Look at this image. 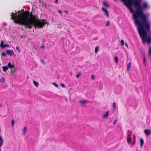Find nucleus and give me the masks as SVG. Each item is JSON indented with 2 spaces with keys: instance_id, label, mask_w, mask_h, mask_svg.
<instances>
[{
  "instance_id": "nucleus-11",
  "label": "nucleus",
  "mask_w": 151,
  "mask_h": 151,
  "mask_svg": "<svg viewBox=\"0 0 151 151\" xmlns=\"http://www.w3.org/2000/svg\"><path fill=\"white\" fill-rule=\"evenodd\" d=\"M8 68H14V66L13 65H12L11 64L10 62H9L8 65Z\"/></svg>"
},
{
  "instance_id": "nucleus-29",
  "label": "nucleus",
  "mask_w": 151,
  "mask_h": 151,
  "mask_svg": "<svg viewBox=\"0 0 151 151\" xmlns=\"http://www.w3.org/2000/svg\"><path fill=\"white\" fill-rule=\"evenodd\" d=\"M15 71V69L14 68H13L12 69V70H11V72L12 73H14Z\"/></svg>"
},
{
  "instance_id": "nucleus-34",
  "label": "nucleus",
  "mask_w": 151,
  "mask_h": 151,
  "mask_svg": "<svg viewBox=\"0 0 151 151\" xmlns=\"http://www.w3.org/2000/svg\"><path fill=\"white\" fill-rule=\"evenodd\" d=\"M16 49L19 52H20V51L18 47H16Z\"/></svg>"
},
{
  "instance_id": "nucleus-27",
  "label": "nucleus",
  "mask_w": 151,
  "mask_h": 151,
  "mask_svg": "<svg viewBox=\"0 0 151 151\" xmlns=\"http://www.w3.org/2000/svg\"><path fill=\"white\" fill-rule=\"evenodd\" d=\"M110 25V22L109 21H108L106 23V26L107 27L109 26Z\"/></svg>"
},
{
  "instance_id": "nucleus-48",
  "label": "nucleus",
  "mask_w": 151,
  "mask_h": 151,
  "mask_svg": "<svg viewBox=\"0 0 151 151\" xmlns=\"http://www.w3.org/2000/svg\"><path fill=\"white\" fill-rule=\"evenodd\" d=\"M4 29H5V28L4 27Z\"/></svg>"
},
{
  "instance_id": "nucleus-20",
  "label": "nucleus",
  "mask_w": 151,
  "mask_h": 151,
  "mask_svg": "<svg viewBox=\"0 0 151 151\" xmlns=\"http://www.w3.org/2000/svg\"><path fill=\"white\" fill-rule=\"evenodd\" d=\"M5 81V78L4 77H2L0 80V83L4 82Z\"/></svg>"
},
{
  "instance_id": "nucleus-38",
  "label": "nucleus",
  "mask_w": 151,
  "mask_h": 151,
  "mask_svg": "<svg viewBox=\"0 0 151 151\" xmlns=\"http://www.w3.org/2000/svg\"><path fill=\"white\" fill-rule=\"evenodd\" d=\"M58 12L59 13H60V14H61V15H62V12H61V11H60V10H58Z\"/></svg>"
},
{
  "instance_id": "nucleus-37",
  "label": "nucleus",
  "mask_w": 151,
  "mask_h": 151,
  "mask_svg": "<svg viewBox=\"0 0 151 151\" xmlns=\"http://www.w3.org/2000/svg\"><path fill=\"white\" fill-rule=\"evenodd\" d=\"M2 55L3 56H6V54L4 53H2Z\"/></svg>"
},
{
  "instance_id": "nucleus-26",
  "label": "nucleus",
  "mask_w": 151,
  "mask_h": 151,
  "mask_svg": "<svg viewBox=\"0 0 151 151\" xmlns=\"http://www.w3.org/2000/svg\"><path fill=\"white\" fill-rule=\"evenodd\" d=\"M81 75V72H79L78 73V74L76 75V76L77 78H78Z\"/></svg>"
},
{
  "instance_id": "nucleus-21",
  "label": "nucleus",
  "mask_w": 151,
  "mask_h": 151,
  "mask_svg": "<svg viewBox=\"0 0 151 151\" xmlns=\"http://www.w3.org/2000/svg\"><path fill=\"white\" fill-rule=\"evenodd\" d=\"M114 60L115 61V62L117 63H118V58L117 57H115L114 58Z\"/></svg>"
},
{
  "instance_id": "nucleus-2",
  "label": "nucleus",
  "mask_w": 151,
  "mask_h": 151,
  "mask_svg": "<svg viewBox=\"0 0 151 151\" xmlns=\"http://www.w3.org/2000/svg\"><path fill=\"white\" fill-rule=\"evenodd\" d=\"M11 19L14 20L16 23L23 25L26 28L31 29L33 26L39 28H42L46 23L45 19L39 20L29 12H26L20 13L18 12V15L16 13L15 14L12 13Z\"/></svg>"
},
{
  "instance_id": "nucleus-25",
  "label": "nucleus",
  "mask_w": 151,
  "mask_h": 151,
  "mask_svg": "<svg viewBox=\"0 0 151 151\" xmlns=\"http://www.w3.org/2000/svg\"><path fill=\"white\" fill-rule=\"evenodd\" d=\"M149 56L151 55V47H150L149 48Z\"/></svg>"
},
{
  "instance_id": "nucleus-3",
  "label": "nucleus",
  "mask_w": 151,
  "mask_h": 151,
  "mask_svg": "<svg viewBox=\"0 0 151 151\" xmlns=\"http://www.w3.org/2000/svg\"><path fill=\"white\" fill-rule=\"evenodd\" d=\"M79 102L81 106H84L88 103V101L85 99H83L79 101Z\"/></svg>"
},
{
  "instance_id": "nucleus-6",
  "label": "nucleus",
  "mask_w": 151,
  "mask_h": 151,
  "mask_svg": "<svg viewBox=\"0 0 151 151\" xmlns=\"http://www.w3.org/2000/svg\"><path fill=\"white\" fill-rule=\"evenodd\" d=\"M144 133L147 136H148L150 135L151 133V130L149 129H145L144 131Z\"/></svg>"
},
{
  "instance_id": "nucleus-23",
  "label": "nucleus",
  "mask_w": 151,
  "mask_h": 151,
  "mask_svg": "<svg viewBox=\"0 0 151 151\" xmlns=\"http://www.w3.org/2000/svg\"><path fill=\"white\" fill-rule=\"evenodd\" d=\"M103 4L105 6L107 7H108L109 6L108 4L106 2H104L103 3Z\"/></svg>"
},
{
  "instance_id": "nucleus-15",
  "label": "nucleus",
  "mask_w": 151,
  "mask_h": 151,
  "mask_svg": "<svg viewBox=\"0 0 151 151\" xmlns=\"http://www.w3.org/2000/svg\"><path fill=\"white\" fill-rule=\"evenodd\" d=\"M33 83L36 87H37L39 86V83L37 82L34 81H33Z\"/></svg>"
},
{
  "instance_id": "nucleus-22",
  "label": "nucleus",
  "mask_w": 151,
  "mask_h": 151,
  "mask_svg": "<svg viewBox=\"0 0 151 151\" xmlns=\"http://www.w3.org/2000/svg\"><path fill=\"white\" fill-rule=\"evenodd\" d=\"M113 107L114 109V111L115 110L116 108V104L115 103H113Z\"/></svg>"
},
{
  "instance_id": "nucleus-8",
  "label": "nucleus",
  "mask_w": 151,
  "mask_h": 151,
  "mask_svg": "<svg viewBox=\"0 0 151 151\" xmlns=\"http://www.w3.org/2000/svg\"><path fill=\"white\" fill-rule=\"evenodd\" d=\"M6 52L7 54L11 56H12L14 54L13 51L11 50H7L6 51Z\"/></svg>"
},
{
  "instance_id": "nucleus-18",
  "label": "nucleus",
  "mask_w": 151,
  "mask_h": 151,
  "mask_svg": "<svg viewBox=\"0 0 151 151\" xmlns=\"http://www.w3.org/2000/svg\"><path fill=\"white\" fill-rule=\"evenodd\" d=\"M131 63H130L127 65V70L128 71H129V69L130 68Z\"/></svg>"
},
{
  "instance_id": "nucleus-28",
  "label": "nucleus",
  "mask_w": 151,
  "mask_h": 151,
  "mask_svg": "<svg viewBox=\"0 0 151 151\" xmlns=\"http://www.w3.org/2000/svg\"><path fill=\"white\" fill-rule=\"evenodd\" d=\"M40 60L42 62V63L44 65L45 64V62L42 59H40Z\"/></svg>"
},
{
  "instance_id": "nucleus-43",
  "label": "nucleus",
  "mask_w": 151,
  "mask_h": 151,
  "mask_svg": "<svg viewBox=\"0 0 151 151\" xmlns=\"http://www.w3.org/2000/svg\"><path fill=\"white\" fill-rule=\"evenodd\" d=\"M41 48H44V47L43 45L41 46Z\"/></svg>"
},
{
  "instance_id": "nucleus-39",
  "label": "nucleus",
  "mask_w": 151,
  "mask_h": 151,
  "mask_svg": "<svg viewBox=\"0 0 151 151\" xmlns=\"http://www.w3.org/2000/svg\"><path fill=\"white\" fill-rule=\"evenodd\" d=\"M125 45L126 46L127 48H128V44L127 43H125Z\"/></svg>"
},
{
  "instance_id": "nucleus-47",
  "label": "nucleus",
  "mask_w": 151,
  "mask_h": 151,
  "mask_svg": "<svg viewBox=\"0 0 151 151\" xmlns=\"http://www.w3.org/2000/svg\"><path fill=\"white\" fill-rule=\"evenodd\" d=\"M136 151H139V150H136Z\"/></svg>"
},
{
  "instance_id": "nucleus-40",
  "label": "nucleus",
  "mask_w": 151,
  "mask_h": 151,
  "mask_svg": "<svg viewBox=\"0 0 151 151\" xmlns=\"http://www.w3.org/2000/svg\"><path fill=\"white\" fill-rule=\"evenodd\" d=\"M58 0H55V3L57 4L58 3Z\"/></svg>"
},
{
  "instance_id": "nucleus-45",
  "label": "nucleus",
  "mask_w": 151,
  "mask_h": 151,
  "mask_svg": "<svg viewBox=\"0 0 151 151\" xmlns=\"http://www.w3.org/2000/svg\"><path fill=\"white\" fill-rule=\"evenodd\" d=\"M133 136H134V139H135L136 137H135V135H133Z\"/></svg>"
},
{
  "instance_id": "nucleus-41",
  "label": "nucleus",
  "mask_w": 151,
  "mask_h": 151,
  "mask_svg": "<svg viewBox=\"0 0 151 151\" xmlns=\"http://www.w3.org/2000/svg\"><path fill=\"white\" fill-rule=\"evenodd\" d=\"M64 12H65V13H67V14H68V12L67 11H65Z\"/></svg>"
},
{
  "instance_id": "nucleus-42",
  "label": "nucleus",
  "mask_w": 151,
  "mask_h": 151,
  "mask_svg": "<svg viewBox=\"0 0 151 151\" xmlns=\"http://www.w3.org/2000/svg\"><path fill=\"white\" fill-rule=\"evenodd\" d=\"M4 25H6V24H5V23H4L3 24V26H4Z\"/></svg>"
},
{
  "instance_id": "nucleus-36",
  "label": "nucleus",
  "mask_w": 151,
  "mask_h": 151,
  "mask_svg": "<svg viewBox=\"0 0 151 151\" xmlns=\"http://www.w3.org/2000/svg\"><path fill=\"white\" fill-rule=\"evenodd\" d=\"M94 75H92L91 76V78L93 80H94Z\"/></svg>"
},
{
  "instance_id": "nucleus-7",
  "label": "nucleus",
  "mask_w": 151,
  "mask_h": 151,
  "mask_svg": "<svg viewBox=\"0 0 151 151\" xmlns=\"http://www.w3.org/2000/svg\"><path fill=\"white\" fill-rule=\"evenodd\" d=\"M132 140L131 135L130 134H128L127 137V141L128 144H129Z\"/></svg>"
},
{
  "instance_id": "nucleus-16",
  "label": "nucleus",
  "mask_w": 151,
  "mask_h": 151,
  "mask_svg": "<svg viewBox=\"0 0 151 151\" xmlns=\"http://www.w3.org/2000/svg\"><path fill=\"white\" fill-rule=\"evenodd\" d=\"M3 70L4 72H6L8 69V67L6 66H4L3 67Z\"/></svg>"
},
{
  "instance_id": "nucleus-31",
  "label": "nucleus",
  "mask_w": 151,
  "mask_h": 151,
  "mask_svg": "<svg viewBox=\"0 0 151 151\" xmlns=\"http://www.w3.org/2000/svg\"><path fill=\"white\" fill-rule=\"evenodd\" d=\"M135 142H136V140H134V143H133V144H132L131 145V146L132 147H133L134 145Z\"/></svg>"
},
{
  "instance_id": "nucleus-14",
  "label": "nucleus",
  "mask_w": 151,
  "mask_h": 151,
  "mask_svg": "<svg viewBox=\"0 0 151 151\" xmlns=\"http://www.w3.org/2000/svg\"><path fill=\"white\" fill-rule=\"evenodd\" d=\"M4 141L1 137L0 136V147H1L3 144Z\"/></svg>"
},
{
  "instance_id": "nucleus-24",
  "label": "nucleus",
  "mask_w": 151,
  "mask_h": 151,
  "mask_svg": "<svg viewBox=\"0 0 151 151\" xmlns=\"http://www.w3.org/2000/svg\"><path fill=\"white\" fill-rule=\"evenodd\" d=\"M124 44V40H121V45L122 46H123Z\"/></svg>"
},
{
  "instance_id": "nucleus-32",
  "label": "nucleus",
  "mask_w": 151,
  "mask_h": 151,
  "mask_svg": "<svg viewBox=\"0 0 151 151\" xmlns=\"http://www.w3.org/2000/svg\"><path fill=\"white\" fill-rule=\"evenodd\" d=\"M14 124V120H12V126H13Z\"/></svg>"
},
{
  "instance_id": "nucleus-4",
  "label": "nucleus",
  "mask_w": 151,
  "mask_h": 151,
  "mask_svg": "<svg viewBox=\"0 0 151 151\" xmlns=\"http://www.w3.org/2000/svg\"><path fill=\"white\" fill-rule=\"evenodd\" d=\"M102 10L104 12V14L107 17H109V12L107 10L103 7L102 8Z\"/></svg>"
},
{
  "instance_id": "nucleus-17",
  "label": "nucleus",
  "mask_w": 151,
  "mask_h": 151,
  "mask_svg": "<svg viewBox=\"0 0 151 151\" xmlns=\"http://www.w3.org/2000/svg\"><path fill=\"white\" fill-rule=\"evenodd\" d=\"M140 147H142V145L144 144V141L142 138L140 139Z\"/></svg>"
},
{
  "instance_id": "nucleus-13",
  "label": "nucleus",
  "mask_w": 151,
  "mask_h": 151,
  "mask_svg": "<svg viewBox=\"0 0 151 151\" xmlns=\"http://www.w3.org/2000/svg\"><path fill=\"white\" fill-rule=\"evenodd\" d=\"M27 128L26 127H24V128L22 130V132H23V134H25L26 133L27 131Z\"/></svg>"
},
{
  "instance_id": "nucleus-30",
  "label": "nucleus",
  "mask_w": 151,
  "mask_h": 151,
  "mask_svg": "<svg viewBox=\"0 0 151 151\" xmlns=\"http://www.w3.org/2000/svg\"><path fill=\"white\" fill-rule=\"evenodd\" d=\"M53 84L56 87H58V85L55 83H53Z\"/></svg>"
},
{
  "instance_id": "nucleus-33",
  "label": "nucleus",
  "mask_w": 151,
  "mask_h": 151,
  "mask_svg": "<svg viewBox=\"0 0 151 151\" xmlns=\"http://www.w3.org/2000/svg\"><path fill=\"white\" fill-rule=\"evenodd\" d=\"M117 121V119L115 120V121L113 122V124L114 125H115Z\"/></svg>"
},
{
  "instance_id": "nucleus-5",
  "label": "nucleus",
  "mask_w": 151,
  "mask_h": 151,
  "mask_svg": "<svg viewBox=\"0 0 151 151\" xmlns=\"http://www.w3.org/2000/svg\"><path fill=\"white\" fill-rule=\"evenodd\" d=\"M3 43H4L3 41L2 40L1 41V43L0 46V47H1V48H4V47H10V46H9V45H3Z\"/></svg>"
},
{
  "instance_id": "nucleus-19",
  "label": "nucleus",
  "mask_w": 151,
  "mask_h": 151,
  "mask_svg": "<svg viewBox=\"0 0 151 151\" xmlns=\"http://www.w3.org/2000/svg\"><path fill=\"white\" fill-rule=\"evenodd\" d=\"M99 47L98 46H96L95 47V52L96 53H97L98 51V50H99Z\"/></svg>"
},
{
  "instance_id": "nucleus-10",
  "label": "nucleus",
  "mask_w": 151,
  "mask_h": 151,
  "mask_svg": "<svg viewBox=\"0 0 151 151\" xmlns=\"http://www.w3.org/2000/svg\"><path fill=\"white\" fill-rule=\"evenodd\" d=\"M142 55L143 56V64L144 65H146V62L145 60V53L144 52L142 53Z\"/></svg>"
},
{
  "instance_id": "nucleus-1",
  "label": "nucleus",
  "mask_w": 151,
  "mask_h": 151,
  "mask_svg": "<svg viewBox=\"0 0 151 151\" xmlns=\"http://www.w3.org/2000/svg\"><path fill=\"white\" fill-rule=\"evenodd\" d=\"M125 5L129 9L131 13H133V17L135 25L137 26L138 33L144 44L146 41L148 45L151 42L150 36L146 37L150 25L147 22L146 15L144 10L149 9L150 6L147 2H145L141 5L142 0H122Z\"/></svg>"
},
{
  "instance_id": "nucleus-9",
  "label": "nucleus",
  "mask_w": 151,
  "mask_h": 151,
  "mask_svg": "<svg viewBox=\"0 0 151 151\" xmlns=\"http://www.w3.org/2000/svg\"><path fill=\"white\" fill-rule=\"evenodd\" d=\"M109 113V111L105 112V113L103 114V119H104L106 118H107L108 117V116Z\"/></svg>"
},
{
  "instance_id": "nucleus-46",
  "label": "nucleus",
  "mask_w": 151,
  "mask_h": 151,
  "mask_svg": "<svg viewBox=\"0 0 151 151\" xmlns=\"http://www.w3.org/2000/svg\"><path fill=\"white\" fill-rule=\"evenodd\" d=\"M0 151H1V148H0Z\"/></svg>"
},
{
  "instance_id": "nucleus-44",
  "label": "nucleus",
  "mask_w": 151,
  "mask_h": 151,
  "mask_svg": "<svg viewBox=\"0 0 151 151\" xmlns=\"http://www.w3.org/2000/svg\"><path fill=\"white\" fill-rule=\"evenodd\" d=\"M70 99H71V95L70 94Z\"/></svg>"
},
{
  "instance_id": "nucleus-35",
  "label": "nucleus",
  "mask_w": 151,
  "mask_h": 151,
  "mask_svg": "<svg viewBox=\"0 0 151 151\" xmlns=\"http://www.w3.org/2000/svg\"><path fill=\"white\" fill-rule=\"evenodd\" d=\"M60 86L62 87H65V85L64 84H63V83H61L60 84Z\"/></svg>"
},
{
  "instance_id": "nucleus-12",
  "label": "nucleus",
  "mask_w": 151,
  "mask_h": 151,
  "mask_svg": "<svg viewBox=\"0 0 151 151\" xmlns=\"http://www.w3.org/2000/svg\"><path fill=\"white\" fill-rule=\"evenodd\" d=\"M103 85L102 84L100 83L99 84L98 89L99 90H101L103 88Z\"/></svg>"
}]
</instances>
